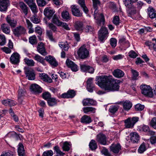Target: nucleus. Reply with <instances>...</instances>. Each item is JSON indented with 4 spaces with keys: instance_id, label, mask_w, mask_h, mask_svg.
Here are the masks:
<instances>
[{
    "instance_id": "obj_64",
    "label": "nucleus",
    "mask_w": 156,
    "mask_h": 156,
    "mask_svg": "<svg viewBox=\"0 0 156 156\" xmlns=\"http://www.w3.org/2000/svg\"><path fill=\"white\" fill-rule=\"evenodd\" d=\"M150 125L154 129H156V118H154L152 119Z\"/></svg>"
},
{
    "instance_id": "obj_55",
    "label": "nucleus",
    "mask_w": 156,
    "mask_h": 156,
    "mask_svg": "<svg viewBox=\"0 0 156 156\" xmlns=\"http://www.w3.org/2000/svg\"><path fill=\"white\" fill-rule=\"evenodd\" d=\"M144 108V105H141L140 104H138L136 105L135 106V109L137 111H141L143 110Z\"/></svg>"
},
{
    "instance_id": "obj_31",
    "label": "nucleus",
    "mask_w": 156,
    "mask_h": 156,
    "mask_svg": "<svg viewBox=\"0 0 156 156\" xmlns=\"http://www.w3.org/2000/svg\"><path fill=\"white\" fill-rule=\"evenodd\" d=\"M39 76L41 79L44 81L51 83L52 81L51 79L45 73H39Z\"/></svg>"
},
{
    "instance_id": "obj_28",
    "label": "nucleus",
    "mask_w": 156,
    "mask_h": 156,
    "mask_svg": "<svg viewBox=\"0 0 156 156\" xmlns=\"http://www.w3.org/2000/svg\"><path fill=\"white\" fill-rule=\"evenodd\" d=\"M78 3L80 5L83 12L86 14L88 13L89 10L86 6L85 0H78Z\"/></svg>"
},
{
    "instance_id": "obj_51",
    "label": "nucleus",
    "mask_w": 156,
    "mask_h": 156,
    "mask_svg": "<svg viewBox=\"0 0 156 156\" xmlns=\"http://www.w3.org/2000/svg\"><path fill=\"white\" fill-rule=\"evenodd\" d=\"M146 150L145 144L144 143L142 144L139 148L138 149V152L140 153H142Z\"/></svg>"
},
{
    "instance_id": "obj_18",
    "label": "nucleus",
    "mask_w": 156,
    "mask_h": 156,
    "mask_svg": "<svg viewBox=\"0 0 156 156\" xmlns=\"http://www.w3.org/2000/svg\"><path fill=\"white\" fill-rule=\"evenodd\" d=\"M127 12L128 16L133 19H135V15L136 14V10L133 6L127 8Z\"/></svg>"
},
{
    "instance_id": "obj_35",
    "label": "nucleus",
    "mask_w": 156,
    "mask_h": 156,
    "mask_svg": "<svg viewBox=\"0 0 156 156\" xmlns=\"http://www.w3.org/2000/svg\"><path fill=\"white\" fill-rule=\"evenodd\" d=\"M18 152L19 156H25V150L22 143H19L18 145Z\"/></svg>"
},
{
    "instance_id": "obj_48",
    "label": "nucleus",
    "mask_w": 156,
    "mask_h": 156,
    "mask_svg": "<svg viewBox=\"0 0 156 156\" xmlns=\"http://www.w3.org/2000/svg\"><path fill=\"white\" fill-rule=\"evenodd\" d=\"M131 72L132 73V79L133 80H135L137 79V77L138 76V73L136 70L131 69Z\"/></svg>"
},
{
    "instance_id": "obj_45",
    "label": "nucleus",
    "mask_w": 156,
    "mask_h": 156,
    "mask_svg": "<svg viewBox=\"0 0 156 156\" xmlns=\"http://www.w3.org/2000/svg\"><path fill=\"white\" fill-rule=\"evenodd\" d=\"M24 62L27 66H34L35 62L32 59H30L29 58H26L24 59Z\"/></svg>"
},
{
    "instance_id": "obj_36",
    "label": "nucleus",
    "mask_w": 156,
    "mask_h": 156,
    "mask_svg": "<svg viewBox=\"0 0 156 156\" xmlns=\"http://www.w3.org/2000/svg\"><path fill=\"white\" fill-rule=\"evenodd\" d=\"M143 131L146 132L148 135H153L154 134V132L150 130L149 127L145 125H143L142 127Z\"/></svg>"
},
{
    "instance_id": "obj_27",
    "label": "nucleus",
    "mask_w": 156,
    "mask_h": 156,
    "mask_svg": "<svg viewBox=\"0 0 156 156\" xmlns=\"http://www.w3.org/2000/svg\"><path fill=\"white\" fill-rule=\"evenodd\" d=\"M112 74L114 76L118 78H122L124 75V72L119 69L114 70Z\"/></svg>"
},
{
    "instance_id": "obj_15",
    "label": "nucleus",
    "mask_w": 156,
    "mask_h": 156,
    "mask_svg": "<svg viewBox=\"0 0 156 156\" xmlns=\"http://www.w3.org/2000/svg\"><path fill=\"white\" fill-rule=\"evenodd\" d=\"M76 95V92L73 90H70L66 93L62 94L61 96L62 98H72Z\"/></svg>"
},
{
    "instance_id": "obj_43",
    "label": "nucleus",
    "mask_w": 156,
    "mask_h": 156,
    "mask_svg": "<svg viewBox=\"0 0 156 156\" xmlns=\"http://www.w3.org/2000/svg\"><path fill=\"white\" fill-rule=\"evenodd\" d=\"M61 15L63 19L67 21L69 20L70 15L69 12L68 11L66 10L63 11L62 12Z\"/></svg>"
},
{
    "instance_id": "obj_44",
    "label": "nucleus",
    "mask_w": 156,
    "mask_h": 156,
    "mask_svg": "<svg viewBox=\"0 0 156 156\" xmlns=\"http://www.w3.org/2000/svg\"><path fill=\"white\" fill-rule=\"evenodd\" d=\"M29 41L32 45L36 44L37 43L36 37L35 35L30 37L29 38Z\"/></svg>"
},
{
    "instance_id": "obj_38",
    "label": "nucleus",
    "mask_w": 156,
    "mask_h": 156,
    "mask_svg": "<svg viewBox=\"0 0 156 156\" xmlns=\"http://www.w3.org/2000/svg\"><path fill=\"white\" fill-rule=\"evenodd\" d=\"M75 28L77 30H82L83 29V24L82 22L77 21L75 24Z\"/></svg>"
},
{
    "instance_id": "obj_47",
    "label": "nucleus",
    "mask_w": 156,
    "mask_h": 156,
    "mask_svg": "<svg viewBox=\"0 0 156 156\" xmlns=\"http://www.w3.org/2000/svg\"><path fill=\"white\" fill-rule=\"evenodd\" d=\"M33 58L35 60L42 64H43L44 62V58L38 54L35 55V56L33 57Z\"/></svg>"
},
{
    "instance_id": "obj_11",
    "label": "nucleus",
    "mask_w": 156,
    "mask_h": 156,
    "mask_svg": "<svg viewBox=\"0 0 156 156\" xmlns=\"http://www.w3.org/2000/svg\"><path fill=\"white\" fill-rule=\"evenodd\" d=\"M25 73L26 75V77L29 80H34L35 77V75L34 70L31 69H27L25 70Z\"/></svg>"
},
{
    "instance_id": "obj_50",
    "label": "nucleus",
    "mask_w": 156,
    "mask_h": 156,
    "mask_svg": "<svg viewBox=\"0 0 156 156\" xmlns=\"http://www.w3.org/2000/svg\"><path fill=\"white\" fill-rule=\"evenodd\" d=\"M101 153L102 154L106 156H111V154L109 152L108 150L105 147H103L101 151Z\"/></svg>"
},
{
    "instance_id": "obj_16",
    "label": "nucleus",
    "mask_w": 156,
    "mask_h": 156,
    "mask_svg": "<svg viewBox=\"0 0 156 156\" xmlns=\"http://www.w3.org/2000/svg\"><path fill=\"white\" fill-rule=\"evenodd\" d=\"M6 20L11 28H14L16 26L17 21L13 18L11 17V16L8 15L6 18Z\"/></svg>"
},
{
    "instance_id": "obj_6",
    "label": "nucleus",
    "mask_w": 156,
    "mask_h": 156,
    "mask_svg": "<svg viewBox=\"0 0 156 156\" xmlns=\"http://www.w3.org/2000/svg\"><path fill=\"white\" fill-rule=\"evenodd\" d=\"M89 53V52L87 50L83 47H80L77 51V54L79 57L82 59H84L87 58Z\"/></svg>"
},
{
    "instance_id": "obj_7",
    "label": "nucleus",
    "mask_w": 156,
    "mask_h": 156,
    "mask_svg": "<svg viewBox=\"0 0 156 156\" xmlns=\"http://www.w3.org/2000/svg\"><path fill=\"white\" fill-rule=\"evenodd\" d=\"M108 34V30L106 27H102L98 31V37L99 40L103 41L105 39Z\"/></svg>"
},
{
    "instance_id": "obj_49",
    "label": "nucleus",
    "mask_w": 156,
    "mask_h": 156,
    "mask_svg": "<svg viewBox=\"0 0 156 156\" xmlns=\"http://www.w3.org/2000/svg\"><path fill=\"white\" fill-rule=\"evenodd\" d=\"M30 19L33 22L36 24L39 23L40 21V19L35 14L30 18Z\"/></svg>"
},
{
    "instance_id": "obj_33",
    "label": "nucleus",
    "mask_w": 156,
    "mask_h": 156,
    "mask_svg": "<svg viewBox=\"0 0 156 156\" xmlns=\"http://www.w3.org/2000/svg\"><path fill=\"white\" fill-rule=\"evenodd\" d=\"M123 108L126 111H128L132 107V104L131 102L128 100H126L122 102Z\"/></svg>"
},
{
    "instance_id": "obj_41",
    "label": "nucleus",
    "mask_w": 156,
    "mask_h": 156,
    "mask_svg": "<svg viewBox=\"0 0 156 156\" xmlns=\"http://www.w3.org/2000/svg\"><path fill=\"white\" fill-rule=\"evenodd\" d=\"M48 104L50 106H53L57 105V100L55 98H51L48 100Z\"/></svg>"
},
{
    "instance_id": "obj_23",
    "label": "nucleus",
    "mask_w": 156,
    "mask_h": 156,
    "mask_svg": "<svg viewBox=\"0 0 156 156\" xmlns=\"http://www.w3.org/2000/svg\"><path fill=\"white\" fill-rule=\"evenodd\" d=\"M83 106L93 105L96 103L95 101L89 98L83 99L82 101Z\"/></svg>"
},
{
    "instance_id": "obj_3",
    "label": "nucleus",
    "mask_w": 156,
    "mask_h": 156,
    "mask_svg": "<svg viewBox=\"0 0 156 156\" xmlns=\"http://www.w3.org/2000/svg\"><path fill=\"white\" fill-rule=\"evenodd\" d=\"M141 93L145 96L152 98L154 95L152 89L149 86L144 85L140 86Z\"/></svg>"
},
{
    "instance_id": "obj_12",
    "label": "nucleus",
    "mask_w": 156,
    "mask_h": 156,
    "mask_svg": "<svg viewBox=\"0 0 156 156\" xmlns=\"http://www.w3.org/2000/svg\"><path fill=\"white\" fill-rule=\"evenodd\" d=\"M45 59L53 67H57L58 65V63L55 58L53 56L49 55L45 57Z\"/></svg>"
},
{
    "instance_id": "obj_21",
    "label": "nucleus",
    "mask_w": 156,
    "mask_h": 156,
    "mask_svg": "<svg viewBox=\"0 0 156 156\" xmlns=\"http://www.w3.org/2000/svg\"><path fill=\"white\" fill-rule=\"evenodd\" d=\"M9 0H0V11H5L7 9Z\"/></svg>"
},
{
    "instance_id": "obj_5",
    "label": "nucleus",
    "mask_w": 156,
    "mask_h": 156,
    "mask_svg": "<svg viewBox=\"0 0 156 156\" xmlns=\"http://www.w3.org/2000/svg\"><path fill=\"white\" fill-rule=\"evenodd\" d=\"M108 138L106 135L102 133H100L96 136V141L100 144L104 145L107 144Z\"/></svg>"
},
{
    "instance_id": "obj_30",
    "label": "nucleus",
    "mask_w": 156,
    "mask_h": 156,
    "mask_svg": "<svg viewBox=\"0 0 156 156\" xmlns=\"http://www.w3.org/2000/svg\"><path fill=\"white\" fill-rule=\"evenodd\" d=\"M145 44L146 45L152 48L156 51V39L153 38L151 42L147 41L145 42Z\"/></svg>"
},
{
    "instance_id": "obj_4",
    "label": "nucleus",
    "mask_w": 156,
    "mask_h": 156,
    "mask_svg": "<svg viewBox=\"0 0 156 156\" xmlns=\"http://www.w3.org/2000/svg\"><path fill=\"white\" fill-rule=\"evenodd\" d=\"M138 117L129 118L124 121L125 127L127 128H132L134 124L138 121Z\"/></svg>"
},
{
    "instance_id": "obj_10",
    "label": "nucleus",
    "mask_w": 156,
    "mask_h": 156,
    "mask_svg": "<svg viewBox=\"0 0 156 156\" xmlns=\"http://www.w3.org/2000/svg\"><path fill=\"white\" fill-rule=\"evenodd\" d=\"M37 51L40 54L44 56H45L47 54L44 44L42 42L38 43L37 47Z\"/></svg>"
},
{
    "instance_id": "obj_1",
    "label": "nucleus",
    "mask_w": 156,
    "mask_h": 156,
    "mask_svg": "<svg viewBox=\"0 0 156 156\" xmlns=\"http://www.w3.org/2000/svg\"><path fill=\"white\" fill-rule=\"evenodd\" d=\"M96 80V84L108 91H118L119 89V86L117 83L118 81L113 79L111 76H97Z\"/></svg>"
},
{
    "instance_id": "obj_46",
    "label": "nucleus",
    "mask_w": 156,
    "mask_h": 156,
    "mask_svg": "<svg viewBox=\"0 0 156 156\" xmlns=\"http://www.w3.org/2000/svg\"><path fill=\"white\" fill-rule=\"evenodd\" d=\"M119 107L116 105H113L111 106L109 108V112L112 114H114L118 110Z\"/></svg>"
},
{
    "instance_id": "obj_2",
    "label": "nucleus",
    "mask_w": 156,
    "mask_h": 156,
    "mask_svg": "<svg viewBox=\"0 0 156 156\" xmlns=\"http://www.w3.org/2000/svg\"><path fill=\"white\" fill-rule=\"evenodd\" d=\"M92 0L93 2V9H94V15L96 20V22L100 26L103 25L105 21L104 16L102 13H98V6L100 5V2L98 0Z\"/></svg>"
},
{
    "instance_id": "obj_63",
    "label": "nucleus",
    "mask_w": 156,
    "mask_h": 156,
    "mask_svg": "<svg viewBox=\"0 0 156 156\" xmlns=\"http://www.w3.org/2000/svg\"><path fill=\"white\" fill-rule=\"evenodd\" d=\"M38 5L39 6H44L47 4L44 0H36Z\"/></svg>"
},
{
    "instance_id": "obj_32",
    "label": "nucleus",
    "mask_w": 156,
    "mask_h": 156,
    "mask_svg": "<svg viewBox=\"0 0 156 156\" xmlns=\"http://www.w3.org/2000/svg\"><path fill=\"white\" fill-rule=\"evenodd\" d=\"M148 14L151 19L156 18V11L151 7H149L147 9Z\"/></svg>"
},
{
    "instance_id": "obj_42",
    "label": "nucleus",
    "mask_w": 156,
    "mask_h": 156,
    "mask_svg": "<svg viewBox=\"0 0 156 156\" xmlns=\"http://www.w3.org/2000/svg\"><path fill=\"white\" fill-rule=\"evenodd\" d=\"M53 150L54 152H56L57 155H59V156L62 155L64 156L65 153L62 152L60 150L59 147L58 146H55L53 147Z\"/></svg>"
},
{
    "instance_id": "obj_58",
    "label": "nucleus",
    "mask_w": 156,
    "mask_h": 156,
    "mask_svg": "<svg viewBox=\"0 0 156 156\" xmlns=\"http://www.w3.org/2000/svg\"><path fill=\"white\" fill-rule=\"evenodd\" d=\"M43 98L45 100H48L51 98V95L48 92H45L42 94Z\"/></svg>"
},
{
    "instance_id": "obj_26",
    "label": "nucleus",
    "mask_w": 156,
    "mask_h": 156,
    "mask_svg": "<svg viewBox=\"0 0 156 156\" xmlns=\"http://www.w3.org/2000/svg\"><path fill=\"white\" fill-rule=\"evenodd\" d=\"M25 91L24 90L19 88L18 91V100L20 104H22L23 97L25 95Z\"/></svg>"
},
{
    "instance_id": "obj_53",
    "label": "nucleus",
    "mask_w": 156,
    "mask_h": 156,
    "mask_svg": "<svg viewBox=\"0 0 156 156\" xmlns=\"http://www.w3.org/2000/svg\"><path fill=\"white\" fill-rule=\"evenodd\" d=\"M123 2L127 8L133 6L132 5L133 3L131 1V0H124Z\"/></svg>"
},
{
    "instance_id": "obj_52",
    "label": "nucleus",
    "mask_w": 156,
    "mask_h": 156,
    "mask_svg": "<svg viewBox=\"0 0 156 156\" xmlns=\"http://www.w3.org/2000/svg\"><path fill=\"white\" fill-rule=\"evenodd\" d=\"M29 7H30L32 11L34 14H35L38 12V10L35 3Z\"/></svg>"
},
{
    "instance_id": "obj_9",
    "label": "nucleus",
    "mask_w": 156,
    "mask_h": 156,
    "mask_svg": "<svg viewBox=\"0 0 156 156\" xmlns=\"http://www.w3.org/2000/svg\"><path fill=\"white\" fill-rule=\"evenodd\" d=\"M71 10L73 15L76 17H81L83 13L80 10L79 6L76 5H72L71 6Z\"/></svg>"
},
{
    "instance_id": "obj_22",
    "label": "nucleus",
    "mask_w": 156,
    "mask_h": 156,
    "mask_svg": "<svg viewBox=\"0 0 156 156\" xmlns=\"http://www.w3.org/2000/svg\"><path fill=\"white\" fill-rule=\"evenodd\" d=\"M80 67L81 70L83 72L87 71L88 72L93 73L94 72V69L92 67L84 64H81Z\"/></svg>"
},
{
    "instance_id": "obj_39",
    "label": "nucleus",
    "mask_w": 156,
    "mask_h": 156,
    "mask_svg": "<svg viewBox=\"0 0 156 156\" xmlns=\"http://www.w3.org/2000/svg\"><path fill=\"white\" fill-rule=\"evenodd\" d=\"M83 109L84 113L86 114H87L89 112L94 113L95 112L96 110V109L95 108L91 107H84Z\"/></svg>"
},
{
    "instance_id": "obj_13",
    "label": "nucleus",
    "mask_w": 156,
    "mask_h": 156,
    "mask_svg": "<svg viewBox=\"0 0 156 156\" xmlns=\"http://www.w3.org/2000/svg\"><path fill=\"white\" fill-rule=\"evenodd\" d=\"M20 55L17 53H13L10 58L11 62L13 64H16L19 63L20 62Z\"/></svg>"
},
{
    "instance_id": "obj_29",
    "label": "nucleus",
    "mask_w": 156,
    "mask_h": 156,
    "mask_svg": "<svg viewBox=\"0 0 156 156\" xmlns=\"http://www.w3.org/2000/svg\"><path fill=\"white\" fill-rule=\"evenodd\" d=\"M1 29L2 32L6 34H9L10 32V27L7 24H2L1 26Z\"/></svg>"
},
{
    "instance_id": "obj_17",
    "label": "nucleus",
    "mask_w": 156,
    "mask_h": 156,
    "mask_svg": "<svg viewBox=\"0 0 156 156\" xmlns=\"http://www.w3.org/2000/svg\"><path fill=\"white\" fill-rule=\"evenodd\" d=\"M121 147L119 144H112L110 147L111 151L115 154L118 153L121 150Z\"/></svg>"
},
{
    "instance_id": "obj_59",
    "label": "nucleus",
    "mask_w": 156,
    "mask_h": 156,
    "mask_svg": "<svg viewBox=\"0 0 156 156\" xmlns=\"http://www.w3.org/2000/svg\"><path fill=\"white\" fill-rule=\"evenodd\" d=\"M62 148L64 151H68L70 149L69 144V143L67 142H65L63 144Z\"/></svg>"
},
{
    "instance_id": "obj_56",
    "label": "nucleus",
    "mask_w": 156,
    "mask_h": 156,
    "mask_svg": "<svg viewBox=\"0 0 156 156\" xmlns=\"http://www.w3.org/2000/svg\"><path fill=\"white\" fill-rule=\"evenodd\" d=\"M6 43V39L4 35H0V45H4Z\"/></svg>"
},
{
    "instance_id": "obj_61",
    "label": "nucleus",
    "mask_w": 156,
    "mask_h": 156,
    "mask_svg": "<svg viewBox=\"0 0 156 156\" xmlns=\"http://www.w3.org/2000/svg\"><path fill=\"white\" fill-rule=\"evenodd\" d=\"M110 42L111 46L113 48H114L116 46L117 40L115 38H111L110 39Z\"/></svg>"
},
{
    "instance_id": "obj_34",
    "label": "nucleus",
    "mask_w": 156,
    "mask_h": 156,
    "mask_svg": "<svg viewBox=\"0 0 156 156\" xmlns=\"http://www.w3.org/2000/svg\"><path fill=\"white\" fill-rule=\"evenodd\" d=\"M59 16L56 14L54 15L52 19V22L57 25L58 26H60L61 25V22L59 19Z\"/></svg>"
},
{
    "instance_id": "obj_24",
    "label": "nucleus",
    "mask_w": 156,
    "mask_h": 156,
    "mask_svg": "<svg viewBox=\"0 0 156 156\" xmlns=\"http://www.w3.org/2000/svg\"><path fill=\"white\" fill-rule=\"evenodd\" d=\"M19 6L22 12L23 13L25 16H27L28 13V7L23 2L19 3Z\"/></svg>"
},
{
    "instance_id": "obj_19",
    "label": "nucleus",
    "mask_w": 156,
    "mask_h": 156,
    "mask_svg": "<svg viewBox=\"0 0 156 156\" xmlns=\"http://www.w3.org/2000/svg\"><path fill=\"white\" fill-rule=\"evenodd\" d=\"M55 12L54 10L48 8H46L44 11L45 16L49 19H50L52 17Z\"/></svg>"
},
{
    "instance_id": "obj_57",
    "label": "nucleus",
    "mask_w": 156,
    "mask_h": 156,
    "mask_svg": "<svg viewBox=\"0 0 156 156\" xmlns=\"http://www.w3.org/2000/svg\"><path fill=\"white\" fill-rule=\"evenodd\" d=\"M113 23L116 25H119L120 23L119 16H115L113 18Z\"/></svg>"
},
{
    "instance_id": "obj_8",
    "label": "nucleus",
    "mask_w": 156,
    "mask_h": 156,
    "mask_svg": "<svg viewBox=\"0 0 156 156\" xmlns=\"http://www.w3.org/2000/svg\"><path fill=\"white\" fill-rule=\"evenodd\" d=\"M12 31L15 36L19 37L25 33L26 30L24 27L20 26L13 29Z\"/></svg>"
},
{
    "instance_id": "obj_60",
    "label": "nucleus",
    "mask_w": 156,
    "mask_h": 156,
    "mask_svg": "<svg viewBox=\"0 0 156 156\" xmlns=\"http://www.w3.org/2000/svg\"><path fill=\"white\" fill-rule=\"evenodd\" d=\"M53 152L51 150L47 151H44L42 154L43 156H52Z\"/></svg>"
},
{
    "instance_id": "obj_20",
    "label": "nucleus",
    "mask_w": 156,
    "mask_h": 156,
    "mask_svg": "<svg viewBox=\"0 0 156 156\" xmlns=\"http://www.w3.org/2000/svg\"><path fill=\"white\" fill-rule=\"evenodd\" d=\"M93 78H89L87 81V89L88 91L92 92L93 91L94 86L93 84Z\"/></svg>"
},
{
    "instance_id": "obj_25",
    "label": "nucleus",
    "mask_w": 156,
    "mask_h": 156,
    "mask_svg": "<svg viewBox=\"0 0 156 156\" xmlns=\"http://www.w3.org/2000/svg\"><path fill=\"white\" fill-rule=\"evenodd\" d=\"M129 136L131 142L133 143L138 142L139 139V136L137 133L136 132H132L130 134Z\"/></svg>"
},
{
    "instance_id": "obj_37",
    "label": "nucleus",
    "mask_w": 156,
    "mask_h": 156,
    "mask_svg": "<svg viewBox=\"0 0 156 156\" xmlns=\"http://www.w3.org/2000/svg\"><path fill=\"white\" fill-rule=\"evenodd\" d=\"M91 118L88 115H84L81 118V122L86 124H88L92 122Z\"/></svg>"
},
{
    "instance_id": "obj_14",
    "label": "nucleus",
    "mask_w": 156,
    "mask_h": 156,
    "mask_svg": "<svg viewBox=\"0 0 156 156\" xmlns=\"http://www.w3.org/2000/svg\"><path fill=\"white\" fill-rule=\"evenodd\" d=\"M30 89L31 91L35 94L41 93L42 91V88L39 85L36 84H32Z\"/></svg>"
},
{
    "instance_id": "obj_62",
    "label": "nucleus",
    "mask_w": 156,
    "mask_h": 156,
    "mask_svg": "<svg viewBox=\"0 0 156 156\" xmlns=\"http://www.w3.org/2000/svg\"><path fill=\"white\" fill-rule=\"evenodd\" d=\"M93 30V27L90 25H87L85 28L84 31L85 32L89 33L92 32Z\"/></svg>"
},
{
    "instance_id": "obj_54",
    "label": "nucleus",
    "mask_w": 156,
    "mask_h": 156,
    "mask_svg": "<svg viewBox=\"0 0 156 156\" xmlns=\"http://www.w3.org/2000/svg\"><path fill=\"white\" fill-rule=\"evenodd\" d=\"M46 35L50 40L51 41H54L52 35V32L51 30H47L46 31Z\"/></svg>"
},
{
    "instance_id": "obj_40",
    "label": "nucleus",
    "mask_w": 156,
    "mask_h": 156,
    "mask_svg": "<svg viewBox=\"0 0 156 156\" xmlns=\"http://www.w3.org/2000/svg\"><path fill=\"white\" fill-rule=\"evenodd\" d=\"M89 146L91 150L93 151L95 150L98 147L97 143L94 140H92L90 141Z\"/></svg>"
}]
</instances>
